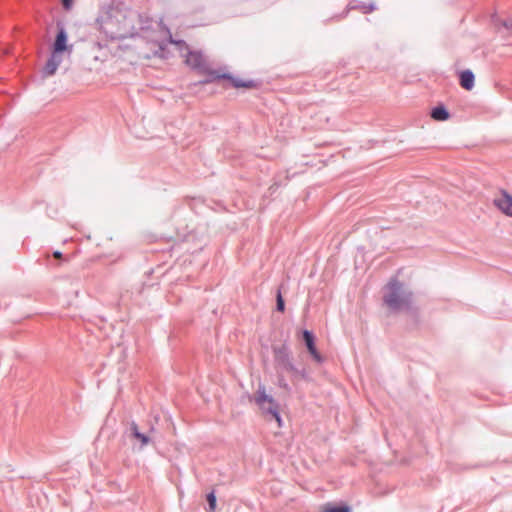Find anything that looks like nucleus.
Wrapping results in <instances>:
<instances>
[{"mask_svg":"<svg viewBox=\"0 0 512 512\" xmlns=\"http://www.w3.org/2000/svg\"><path fill=\"white\" fill-rule=\"evenodd\" d=\"M101 31L111 40H122L140 36L158 42L153 36L154 21L145 14L128 8H111L99 20Z\"/></svg>","mask_w":512,"mask_h":512,"instance_id":"obj_1","label":"nucleus"},{"mask_svg":"<svg viewBox=\"0 0 512 512\" xmlns=\"http://www.w3.org/2000/svg\"><path fill=\"white\" fill-rule=\"evenodd\" d=\"M383 302L392 311L410 310L413 302V293L403 282L397 278H392L385 286Z\"/></svg>","mask_w":512,"mask_h":512,"instance_id":"obj_2","label":"nucleus"},{"mask_svg":"<svg viewBox=\"0 0 512 512\" xmlns=\"http://www.w3.org/2000/svg\"><path fill=\"white\" fill-rule=\"evenodd\" d=\"M255 403L266 414H270L276 421L281 424V417L278 412V405L272 396L268 395L264 386H259L255 396Z\"/></svg>","mask_w":512,"mask_h":512,"instance_id":"obj_3","label":"nucleus"},{"mask_svg":"<svg viewBox=\"0 0 512 512\" xmlns=\"http://www.w3.org/2000/svg\"><path fill=\"white\" fill-rule=\"evenodd\" d=\"M274 353H275V361H276L277 365L282 370L291 372L295 375L301 376L302 378L308 377V374L306 373V371L304 369L302 371H299L294 366V364L291 362V359L289 356V351H288L287 347L282 346V347L276 348V349H274Z\"/></svg>","mask_w":512,"mask_h":512,"instance_id":"obj_4","label":"nucleus"},{"mask_svg":"<svg viewBox=\"0 0 512 512\" xmlns=\"http://www.w3.org/2000/svg\"><path fill=\"white\" fill-rule=\"evenodd\" d=\"M494 205L505 215L512 217V195L506 190L501 191V197L494 199Z\"/></svg>","mask_w":512,"mask_h":512,"instance_id":"obj_5","label":"nucleus"},{"mask_svg":"<svg viewBox=\"0 0 512 512\" xmlns=\"http://www.w3.org/2000/svg\"><path fill=\"white\" fill-rule=\"evenodd\" d=\"M211 76H213L214 79H227L231 82L232 86L235 88H242V87L243 88H252L255 85L254 81H252V80L244 81V80H241L239 78L232 76L229 73L218 74L215 71H213V72H211Z\"/></svg>","mask_w":512,"mask_h":512,"instance_id":"obj_6","label":"nucleus"},{"mask_svg":"<svg viewBox=\"0 0 512 512\" xmlns=\"http://www.w3.org/2000/svg\"><path fill=\"white\" fill-rule=\"evenodd\" d=\"M129 437L137 440L140 443V449L147 446L151 441L149 436L140 432L138 425L134 421L130 423Z\"/></svg>","mask_w":512,"mask_h":512,"instance_id":"obj_7","label":"nucleus"},{"mask_svg":"<svg viewBox=\"0 0 512 512\" xmlns=\"http://www.w3.org/2000/svg\"><path fill=\"white\" fill-rule=\"evenodd\" d=\"M303 342L306 345L308 351L311 353V355L314 357L316 361H320V354L316 349L315 342H314V335L309 330H303L302 332Z\"/></svg>","mask_w":512,"mask_h":512,"instance_id":"obj_8","label":"nucleus"},{"mask_svg":"<svg viewBox=\"0 0 512 512\" xmlns=\"http://www.w3.org/2000/svg\"><path fill=\"white\" fill-rule=\"evenodd\" d=\"M459 82L462 88L465 90H471L475 84L474 73L469 69L461 71L459 75Z\"/></svg>","mask_w":512,"mask_h":512,"instance_id":"obj_9","label":"nucleus"},{"mask_svg":"<svg viewBox=\"0 0 512 512\" xmlns=\"http://www.w3.org/2000/svg\"><path fill=\"white\" fill-rule=\"evenodd\" d=\"M67 33L63 27H61L56 35L53 50L55 52H63L67 50Z\"/></svg>","mask_w":512,"mask_h":512,"instance_id":"obj_10","label":"nucleus"},{"mask_svg":"<svg viewBox=\"0 0 512 512\" xmlns=\"http://www.w3.org/2000/svg\"><path fill=\"white\" fill-rule=\"evenodd\" d=\"M186 64L192 68H202L205 64L203 55L200 52H188L185 60Z\"/></svg>","mask_w":512,"mask_h":512,"instance_id":"obj_11","label":"nucleus"},{"mask_svg":"<svg viewBox=\"0 0 512 512\" xmlns=\"http://www.w3.org/2000/svg\"><path fill=\"white\" fill-rule=\"evenodd\" d=\"M431 117L437 121H446L449 119L450 113L444 105L440 104L431 110Z\"/></svg>","mask_w":512,"mask_h":512,"instance_id":"obj_12","label":"nucleus"},{"mask_svg":"<svg viewBox=\"0 0 512 512\" xmlns=\"http://www.w3.org/2000/svg\"><path fill=\"white\" fill-rule=\"evenodd\" d=\"M322 512H352V509L347 504H335L328 502L322 506Z\"/></svg>","mask_w":512,"mask_h":512,"instance_id":"obj_13","label":"nucleus"},{"mask_svg":"<svg viewBox=\"0 0 512 512\" xmlns=\"http://www.w3.org/2000/svg\"><path fill=\"white\" fill-rule=\"evenodd\" d=\"M349 9H358L360 10L363 14H368V13H371L373 12L374 10H376V5L375 3H365V2H356L355 4H350L348 6Z\"/></svg>","mask_w":512,"mask_h":512,"instance_id":"obj_14","label":"nucleus"},{"mask_svg":"<svg viewBox=\"0 0 512 512\" xmlns=\"http://www.w3.org/2000/svg\"><path fill=\"white\" fill-rule=\"evenodd\" d=\"M58 69L57 64H55L53 61L47 60L44 68H43V75L44 76H52L55 74L56 70Z\"/></svg>","mask_w":512,"mask_h":512,"instance_id":"obj_15","label":"nucleus"},{"mask_svg":"<svg viewBox=\"0 0 512 512\" xmlns=\"http://www.w3.org/2000/svg\"><path fill=\"white\" fill-rule=\"evenodd\" d=\"M276 309L279 312H283L284 309H285L284 299H283V297L281 295V291L280 290H278V293H277Z\"/></svg>","mask_w":512,"mask_h":512,"instance_id":"obj_16","label":"nucleus"},{"mask_svg":"<svg viewBox=\"0 0 512 512\" xmlns=\"http://www.w3.org/2000/svg\"><path fill=\"white\" fill-rule=\"evenodd\" d=\"M207 501H208L210 512H214V510L216 508V496H215L214 492H211L207 495Z\"/></svg>","mask_w":512,"mask_h":512,"instance_id":"obj_17","label":"nucleus"},{"mask_svg":"<svg viewBox=\"0 0 512 512\" xmlns=\"http://www.w3.org/2000/svg\"><path fill=\"white\" fill-rule=\"evenodd\" d=\"M61 53L62 52H55V50L52 51V54L49 58L50 61H53L55 64H57V66L59 67V65L61 64L62 62V56H61Z\"/></svg>","mask_w":512,"mask_h":512,"instance_id":"obj_18","label":"nucleus"},{"mask_svg":"<svg viewBox=\"0 0 512 512\" xmlns=\"http://www.w3.org/2000/svg\"><path fill=\"white\" fill-rule=\"evenodd\" d=\"M500 24L508 31V33L512 34V19L502 20Z\"/></svg>","mask_w":512,"mask_h":512,"instance_id":"obj_19","label":"nucleus"},{"mask_svg":"<svg viewBox=\"0 0 512 512\" xmlns=\"http://www.w3.org/2000/svg\"><path fill=\"white\" fill-rule=\"evenodd\" d=\"M72 1L73 0H62L63 7L67 10L70 9L71 5H72Z\"/></svg>","mask_w":512,"mask_h":512,"instance_id":"obj_20","label":"nucleus"},{"mask_svg":"<svg viewBox=\"0 0 512 512\" xmlns=\"http://www.w3.org/2000/svg\"><path fill=\"white\" fill-rule=\"evenodd\" d=\"M53 256H54L55 258H57V259H60V258H62V253H61L60 251H55V252L53 253Z\"/></svg>","mask_w":512,"mask_h":512,"instance_id":"obj_21","label":"nucleus"},{"mask_svg":"<svg viewBox=\"0 0 512 512\" xmlns=\"http://www.w3.org/2000/svg\"><path fill=\"white\" fill-rule=\"evenodd\" d=\"M169 38H170V42L173 43L174 41H173L171 35L169 36Z\"/></svg>","mask_w":512,"mask_h":512,"instance_id":"obj_22","label":"nucleus"},{"mask_svg":"<svg viewBox=\"0 0 512 512\" xmlns=\"http://www.w3.org/2000/svg\"><path fill=\"white\" fill-rule=\"evenodd\" d=\"M159 49L162 51L163 50V47L161 44H159Z\"/></svg>","mask_w":512,"mask_h":512,"instance_id":"obj_23","label":"nucleus"}]
</instances>
